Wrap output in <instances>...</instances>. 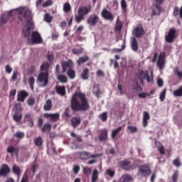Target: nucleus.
I'll use <instances>...</instances> for the list:
<instances>
[{
    "instance_id": "obj_1",
    "label": "nucleus",
    "mask_w": 182,
    "mask_h": 182,
    "mask_svg": "<svg viewBox=\"0 0 182 182\" xmlns=\"http://www.w3.org/2000/svg\"><path fill=\"white\" fill-rule=\"evenodd\" d=\"M19 18L23 21V33L31 44H40L43 43L41 34L33 31L31 34V29L33 28V23L31 20V11L29 9H21L19 11Z\"/></svg>"
},
{
    "instance_id": "obj_2",
    "label": "nucleus",
    "mask_w": 182,
    "mask_h": 182,
    "mask_svg": "<svg viewBox=\"0 0 182 182\" xmlns=\"http://www.w3.org/2000/svg\"><path fill=\"white\" fill-rule=\"evenodd\" d=\"M71 106L73 110H88L90 105L86 96L81 93H75L71 100Z\"/></svg>"
},
{
    "instance_id": "obj_3",
    "label": "nucleus",
    "mask_w": 182,
    "mask_h": 182,
    "mask_svg": "<svg viewBox=\"0 0 182 182\" xmlns=\"http://www.w3.org/2000/svg\"><path fill=\"white\" fill-rule=\"evenodd\" d=\"M50 64L48 62H44L41 67V73L38 77V83L41 87H45L48 83V68Z\"/></svg>"
},
{
    "instance_id": "obj_4",
    "label": "nucleus",
    "mask_w": 182,
    "mask_h": 182,
    "mask_svg": "<svg viewBox=\"0 0 182 182\" xmlns=\"http://www.w3.org/2000/svg\"><path fill=\"white\" fill-rule=\"evenodd\" d=\"M92 7L90 5L82 6L79 8L77 15L75 16V21L80 23L82 21L85 20V16L91 12Z\"/></svg>"
},
{
    "instance_id": "obj_5",
    "label": "nucleus",
    "mask_w": 182,
    "mask_h": 182,
    "mask_svg": "<svg viewBox=\"0 0 182 182\" xmlns=\"http://www.w3.org/2000/svg\"><path fill=\"white\" fill-rule=\"evenodd\" d=\"M21 9H28L27 7H21L19 9H13L9 11H6L4 14H3L1 16V23L0 25H4L7 23L8 20L13 16L16 15V14H18V18H19V11Z\"/></svg>"
},
{
    "instance_id": "obj_6",
    "label": "nucleus",
    "mask_w": 182,
    "mask_h": 182,
    "mask_svg": "<svg viewBox=\"0 0 182 182\" xmlns=\"http://www.w3.org/2000/svg\"><path fill=\"white\" fill-rule=\"evenodd\" d=\"M143 79H146V82H149V83H152L154 78H153V72L149 71V73L146 70L139 71V82L143 83Z\"/></svg>"
},
{
    "instance_id": "obj_7",
    "label": "nucleus",
    "mask_w": 182,
    "mask_h": 182,
    "mask_svg": "<svg viewBox=\"0 0 182 182\" xmlns=\"http://www.w3.org/2000/svg\"><path fill=\"white\" fill-rule=\"evenodd\" d=\"M151 173L150 167L149 165H142L138 168V176L147 177Z\"/></svg>"
},
{
    "instance_id": "obj_8",
    "label": "nucleus",
    "mask_w": 182,
    "mask_h": 182,
    "mask_svg": "<svg viewBox=\"0 0 182 182\" xmlns=\"http://www.w3.org/2000/svg\"><path fill=\"white\" fill-rule=\"evenodd\" d=\"M81 160H88L90 159H96L100 156V154H92L90 152L82 151L79 153Z\"/></svg>"
},
{
    "instance_id": "obj_9",
    "label": "nucleus",
    "mask_w": 182,
    "mask_h": 182,
    "mask_svg": "<svg viewBox=\"0 0 182 182\" xmlns=\"http://www.w3.org/2000/svg\"><path fill=\"white\" fill-rule=\"evenodd\" d=\"M118 165H119V167L122 168V169L125 171L133 170L132 164L129 160L121 161L119 163H118Z\"/></svg>"
},
{
    "instance_id": "obj_10",
    "label": "nucleus",
    "mask_w": 182,
    "mask_h": 182,
    "mask_svg": "<svg viewBox=\"0 0 182 182\" xmlns=\"http://www.w3.org/2000/svg\"><path fill=\"white\" fill-rule=\"evenodd\" d=\"M176 38V31L174 28L169 29L168 34L165 36V39L168 43L173 42Z\"/></svg>"
},
{
    "instance_id": "obj_11",
    "label": "nucleus",
    "mask_w": 182,
    "mask_h": 182,
    "mask_svg": "<svg viewBox=\"0 0 182 182\" xmlns=\"http://www.w3.org/2000/svg\"><path fill=\"white\" fill-rule=\"evenodd\" d=\"M100 21L99 16L97 14H91L87 18V23L90 25V26H95Z\"/></svg>"
},
{
    "instance_id": "obj_12",
    "label": "nucleus",
    "mask_w": 182,
    "mask_h": 182,
    "mask_svg": "<svg viewBox=\"0 0 182 182\" xmlns=\"http://www.w3.org/2000/svg\"><path fill=\"white\" fill-rule=\"evenodd\" d=\"M164 2V0H154V6L155 9H152V14L153 15H159L161 11V4Z\"/></svg>"
},
{
    "instance_id": "obj_13",
    "label": "nucleus",
    "mask_w": 182,
    "mask_h": 182,
    "mask_svg": "<svg viewBox=\"0 0 182 182\" xmlns=\"http://www.w3.org/2000/svg\"><path fill=\"white\" fill-rule=\"evenodd\" d=\"M165 65V53H161L158 55L157 66L160 70H163Z\"/></svg>"
},
{
    "instance_id": "obj_14",
    "label": "nucleus",
    "mask_w": 182,
    "mask_h": 182,
    "mask_svg": "<svg viewBox=\"0 0 182 182\" xmlns=\"http://www.w3.org/2000/svg\"><path fill=\"white\" fill-rule=\"evenodd\" d=\"M11 169L7 164H3L0 169V177H6L10 173Z\"/></svg>"
},
{
    "instance_id": "obj_15",
    "label": "nucleus",
    "mask_w": 182,
    "mask_h": 182,
    "mask_svg": "<svg viewBox=\"0 0 182 182\" xmlns=\"http://www.w3.org/2000/svg\"><path fill=\"white\" fill-rule=\"evenodd\" d=\"M43 116L47 119H50L51 122H57L60 119V114L58 113H55V114L45 113Z\"/></svg>"
},
{
    "instance_id": "obj_16",
    "label": "nucleus",
    "mask_w": 182,
    "mask_h": 182,
    "mask_svg": "<svg viewBox=\"0 0 182 182\" xmlns=\"http://www.w3.org/2000/svg\"><path fill=\"white\" fill-rule=\"evenodd\" d=\"M132 33L136 36V38H140L144 34V28L141 26H138L136 28L132 31Z\"/></svg>"
},
{
    "instance_id": "obj_17",
    "label": "nucleus",
    "mask_w": 182,
    "mask_h": 182,
    "mask_svg": "<svg viewBox=\"0 0 182 182\" xmlns=\"http://www.w3.org/2000/svg\"><path fill=\"white\" fill-rule=\"evenodd\" d=\"M73 65V63L72 60H69L68 61H65L62 63L63 66V73H65L66 70H69L72 69Z\"/></svg>"
},
{
    "instance_id": "obj_18",
    "label": "nucleus",
    "mask_w": 182,
    "mask_h": 182,
    "mask_svg": "<svg viewBox=\"0 0 182 182\" xmlns=\"http://www.w3.org/2000/svg\"><path fill=\"white\" fill-rule=\"evenodd\" d=\"M101 16H102V18H104L107 20H109V21L114 20L113 15L106 9H104V11H102V12H101Z\"/></svg>"
},
{
    "instance_id": "obj_19",
    "label": "nucleus",
    "mask_w": 182,
    "mask_h": 182,
    "mask_svg": "<svg viewBox=\"0 0 182 182\" xmlns=\"http://www.w3.org/2000/svg\"><path fill=\"white\" fill-rule=\"evenodd\" d=\"M27 96H28V93L26 92L24 90L22 91H19L18 92V97H17V100L18 102H24L26 97H27Z\"/></svg>"
},
{
    "instance_id": "obj_20",
    "label": "nucleus",
    "mask_w": 182,
    "mask_h": 182,
    "mask_svg": "<svg viewBox=\"0 0 182 182\" xmlns=\"http://www.w3.org/2000/svg\"><path fill=\"white\" fill-rule=\"evenodd\" d=\"M18 151H19V149L17 147H14L11 146L7 148V152L11 154L12 156L15 155L16 156H17Z\"/></svg>"
},
{
    "instance_id": "obj_21",
    "label": "nucleus",
    "mask_w": 182,
    "mask_h": 182,
    "mask_svg": "<svg viewBox=\"0 0 182 182\" xmlns=\"http://www.w3.org/2000/svg\"><path fill=\"white\" fill-rule=\"evenodd\" d=\"M81 123V119L80 117H74L71 119V124L73 127H77Z\"/></svg>"
},
{
    "instance_id": "obj_22",
    "label": "nucleus",
    "mask_w": 182,
    "mask_h": 182,
    "mask_svg": "<svg viewBox=\"0 0 182 182\" xmlns=\"http://www.w3.org/2000/svg\"><path fill=\"white\" fill-rule=\"evenodd\" d=\"M24 119L26 122H28V126L30 127H33L34 122L31 114H26L24 117Z\"/></svg>"
},
{
    "instance_id": "obj_23",
    "label": "nucleus",
    "mask_w": 182,
    "mask_h": 182,
    "mask_svg": "<svg viewBox=\"0 0 182 182\" xmlns=\"http://www.w3.org/2000/svg\"><path fill=\"white\" fill-rule=\"evenodd\" d=\"M148 120H150V115L149 112H144V117H143V120H142V124L144 127H146L148 124Z\"/></svg>"
},
{
    "instance_id": "obj_24",
    "label": "nucleus",
    "mask_w": 182,
    "mask_h": 182,
    "mask_svg": "<svg viewBox=\"0 0 182 182\" xmlns=\"http://www.w3.org/2000/svg\"><path fill=\"white\" fill-rule=\"evenodd\" d=\"M173 15L175 17L179 16L181 18H182V6H181V7L180 8V9H179L178 7H175V8L173 9Z\"/></svg>"
},
{
    "instance_id": "obj_25",
    "label": "nucleus",
    "mask_w": 182,
    "mask_h": 182,
    "mask_svg": "<svg viewBox=\"0 0 182 182\" xmlns=\"http://www.w3.org/2000/svg\"><path fill=\"white\" fill-rule=\"evenodd\" d=\"M155 146L157 148L158 151L161 155L165 154L164 147L160 142L155 141Z\"/></svg>"
},
{
    "instance_id": "obj_26",
    "label": "nucleus",
    "mask_w": 182,
    "mask_h": 182,
    "mask_svg": "<svg viewBox=\"0 0 182 182\" xmlns=\"http://www.w3.org/2000/svg\"><path fill=\"white\" fill-rule=\"evenodd\" d=\"M12 170H13L14 173L16 176H18V180H19V177H20V176L21 175V173H22L21 169L18 166L14 165V166H13Z\"/></svg>"
},
{
    "instance_id": "obj_27",
    "label": "nucleus",
    "mask_w": 182,
    "mask_h": 182,
    "mask_svg": "<svg viewBox=\"0 0 182 182\" xmlns=\"http://www.w3.org/2000/svg\"><path fill=\"white\" fill-rule=\"evenodd\" d=\"M56 92L58 95H60V96H65L66 91L64 86H57Z\"/></svg>"
},
{
    "instance_id": "obj_28",
    "label": "nucleus",
    "mask_w": 182,
    "mask_h": 182,
    "mask_svg": "<svg viewBox=\"0 0 182 182\" xmlns=\"http://www.w3.org/2000/svg\"><path fill=\"white\" fill-rule=\"evenodd\" d=\"M131 47L132 48V50L134 51H137L139 49L137 40L135 37L132 38V41L131 42Z\"/></svg>"
},
{
    "instance_id": "obj_29",
    "label": "nucleus",
    "mask_w": 182,
    "mask_h": 182,
    "mask_svg": "<svg viewBox=\"0 0 182 182\" xmlns=\"http://www.w3.org/2000/svg\"><path fill=\"white\" fill-rule=\"evenodd\" d=\"M121 181H122V182H133V177L131 175L124 174L122 175Z\"/></svg>"
},
{
    "instance_id": "obj_30",
    "label": "nucleus",
    "mask_w": 182,
    "mask_h": 182,
    "mask_svg": "<svg viewBox=\"0 0 182 182\" xmlns=\"http://www.w3.org/2000/svg\"><path fill=\"white\" fill-rule=\"evenodd\" d=\"M53 107L52 101L50 100H48L44 105V110L46 112H49Z\"/></svg>"
},
{
    "instance_id": "obj_31",
    "label": "nucleus",
    "mask_w": 182,
    "mask_h": 182,
    "mask_svg": "<svg viewBox=\"0 0 182 182\" xmlns=\"http://www.w3.org/2000/svg\"><path fill=\"white\" fill-rule=\"evenodd\" d=\"M22 117L23 114L17 112L13 116V119L16 122V123H20L22 120Z\"/></svg>"
},
{
    "instance_id": "obj_32",
    "label": "nucleus",
    "mask_w": 182,
    "mask_h": 182,
    "mask_svg": "<svg viewBox=\"0 0 182 182\" xmlns=\"http://www.w3.org/2000/svg\"><path fill=\"white\" fill-rule=\"evenodd\" d=\"M107 129H104L102 130V132H101V135H100V140H101V141H105V140H107Z\"/></svg>"
},
{
    "instance_id": "obj_33",
    "label": "nucleus",
    "mask_w": 182,
    "mask_h": 182,
    "mask_svg": "<svg viewBox=\"0 0 182 182\" xmlns=\"http://www.w3.org/2000/svg\"><path fill=\"white\" fill-rule=\"evenodd\" d=\"M81 78H82L83 80H87V79H89V70L87 68H85L84 70H82Z\"/></svg>"
},
{
    "instance_id": "obj_34",
    "label": "nucleus",
    "mask_w": 182,
    "mask_h": 182,
    "mask_svg": "<svg viewBox=\"0 0 182 182\" xmlns=\"http://www.w3.org/2000/svg\"><path fill=\"white\" fill-rule=\"evenodd\" d=\"M173 95L175 97H181L182 96V87H180L178 89L173 92Z\"/></svg>"
},
{
    "instance_id": "obj_35",
    "label": "nucleus",
    "mask_w": 182,
    "mask_h": 182,
    "mask_svg": "<svg viewBox=\"0 0 182 182\" xmlns=\"http://www.w3.org/2000/svg\"><path fill=\"white\" fill-rule=\"evenodd\" d=\"M122 130V127H119L118 128L115 129H112V134H111V137L112 139H115L116 136L119 134V132Z\"/></svg>"
},
{
    "instance_id": "obj_36",
    "label": "nucleus",
    "mask_w": 182,
    "mask_h": 182,
    "mask_svg": "<svg viewBox=\"0 0 182 182\" xmlns=\"http://www.w3.org/2000/svg\"><path fill=\"white\" fill-rule=\"evenodd\" d=\"M132 87L136 91V92H141L142 88L140 85H139L137 81L134 82V84H132Z\"/></svg>"
},
{
    "instance_id": "obj_37",
    "label": "nucleus",
    "mask_w": 182,
    "mask_h": 182,
    "mask_svg": "<svg viewBox=\"0 0 182 182\" xmlns=\"http://www.w3.org/2000/svg\"><path fill=\"white\" fill-rule=\"evenodd\" d=\"M72 8H71V6H70V4L69 2H66L63 5V11L65 12V13H68L71 11Z\"/></svg>"
},
{
    "instance_id": "obj_38",
    "label": "nucleus",
    "mask_w": 182,
    "mask_h": 182,
    "mask_svg": "<svg viewBox=\"0 0 182 182\" xmlns=\"http://www.w3.org/2000/svg\"><path fill=\"white\" fill-rule=\"evenodd\" d=\"M57 77L62 83H66V82H68V79L65 75L57 74Z\"/></svg>"
},
{
    "instance_id": "obj_39",
    "label": "nucleus",
    "mask_w": 182,
    "mask_h": 182,
    "mask_svg": "<svg viewBox=\"0 0 182 182\" xmlns=\"http://www.w3.org/2000/svg\"><path fill=\"white\" fill-rule=\"evenodd\" d=\"M98 175H99L98 171L97 169H94V171H92V182H96L97 181Z\"/></svg>"
},
{
    "instance_id": "obj_40",
    "label": "nucleus",
    "mask_w": 182,
    "mask_h": 182,
    "mask_svg": "<svg viewBox=\"0 0 182 182\" xmlns=\"http://www.w3.org/2000/svg\"><path fill=\"white\" fill-rule=\"evenodd\" d=\"M115 175V172L112 169H107V171H105V176H109V178H112Z\"/></svg>"
},
{
    "instance_id": "obj_41",
    "label": "nucleus",
    "mask_w": 182,
    "mask_h": 182,
    "mask_svg": "<svg viewBox=\"0 0 182 182\" xmlns=\"http://www.w3.org/2000/svg\"><path fill=\"white\" fill-rule=\"evenodd\" d=\"M34 143H35L36 146H41V145L43 144L42 138L41 136H38V137L36 138L35 140H34Z\"/></svg>"
},
{
    "instance_id": "obj_42",
    "label": "nucleus",
    "mask_w": 182,
    "mask_h": 182,
    "mask_svg": "<svg viewBox=\"0 0 182 182\" xmlns=\"http://www.w3.org/2000/svg\"><path fill=\"white\" fill-rule=\"evenodd\" d=\"M89 58L87 55H85L79 58V60H77V63L80 65L82 63L87 62Z\"/></svg>"
},
{
    "instance_id": "obj_43",
    "label": "nucleus",
    "mask_w": 182,
    "mask_h": 182,
    "mask_svg": "<svg viewBox=\"0 0 182 182\" xmlns=\"http://www.w3.org/2000/svg\"><path fill=\"white\" fill-rule=\"evenodd\" d=\"M82 51H83L82 48H74L72 49V53L73 54H76V55L82 53Z\"/></svg>"
},
{
    "instance_id": "obj_44",
    "label": "nucleus",
    "mask_w": 182,
    "mask_h": 182,
    "mask_svg": "<svg viewBox=\"0 0 182 182\" xmlns=\"http://www.w3.org/2000/svg\"><path fill=\"white\" fill-rule=\"evenodd\" d=\"M52 129V125L50 124H46L41 129L42 132H50Z\"/></svg>"
},
{
    "instance_id": "obj_45",
    "label": "nucleus",
    "mask_w": 182,
    "mask_h": 182,
    "mask_svg": "<svg viewBox=\"0 0 182 182\" xmlns=\"http://www.w3.org/2000/svg\"><path fill=\"white\" fill-rule=\"evenodd\" d=\"M166 90L164 89V90L161 91L159 95V100H161V102H164L166 98Z\"/></svg>"
},
{
    "instance_id": "obj_46",
    "label": "nucleus",
    "mask_w": 182,
    "mask_h": 182,
    "mask_svg": "<svg viewBox=\"0 0 182 182\" xmlns=\"http://www.w3.org/2000/svg\"><path fill=\"white\" fill-rule=\"evenodd\" d=\"M30 87L31 90H34V84H35V78L33 77H31L28 80Z\"/></svg>"
},
{
    "instance_id": "obj_47",
    "label": "nucleus",
    "mask_w": 182,
    "mask_h": 182,
    "mask_svg": "<svg viewBox=\"0 0 182 182\" xmlns=\"http://www.w3.org/2000/svg\"><path fill=\"white\" fill-rule=\"evenodd\" d=\"M100 88L98 85H94V89L92 91V93H94V95H95V96H97V97H99V95H100Z\"/></svg>"
},
{
    "instance_id": "obj_48",
    "label": "nucleus",
    "mask_w": 182,
    "mask_h": 182,
    "mask_svg": "<svg viewBox=\"0 0 182 182\" xmlns=\"http://www.w3.org/2000/svg\"><path fill=\"white\" fill-rule=\"evenodd\" d=\"M173 165L176 167V168H179L181 166V160L179 159H176L173 161Z\"/></svg>"
},
{
    "instance_id": "obj_49",
    "label": "nucleus",
    "mask_w": 182,
    "mask_h": 182,
    "mask_svg": "<svg viewBox=\"0 0 182 182\" xmlns=\"http://www.w3.org/2000/svg\"><path fill=\"white\" fill-rule=\"evenodd\" d=\"M68 75L70 77V79H75V72L72 68L68 70Z\"/></svg>"
},
{
    "instance_id": "obj_50",
    "label": "nucleus",
    "mask_w": 182,
    "mask_h": 182,
    "mask_svg": "<svg viewBox=\"0 0 182 182\" xmlns=\"http://www.w3.org/2000/svg\"><path fill=\"white\" fill-rule=\"evenodd\" d=\"M178 176H179L178 171H175L173 172V176H172V181H173V182H178Z\"/></svg>"
},
{
    "instance_id": "obj_51",
    "label": "nucleus",
    "mask_w": 182,
    "mask_h": 182,
    "mask_svg": "<svg viewBox=\"0 0 182 182\" xmlns=\"http://www.w3.org/2000/svg\"><path fill=\"white\" fill-rule=\"evenodd\" d=\"M121 8H122V11L127 12V4L125 0L121 1Z\"/></svg>"
},
{
    "instance_id": "obj_52",
    "label": "nucleus",
    "mask_w": 182,
    "mask_h": 182,
    "mask_svg": "<svg viewBox=\"0 0 182 182\" xmlns=\"http://www.w3.org/2000/svg\"><path fill=\"white\" fill-rule=\"evenodd\" d=\"M24 136H25L24 133L21 132H17L14 134V137H16V139H23Z\"/></svg>"
},
{
    "instance_id": "obj_53",
    "label": "nucleus",
    "mask_w": 182,
    "mask_h": 182,
    "mask_svg": "<svg viewBox=\"0 0 182 182\" xmlns=\"http://www.w3.org/2000/svg\"><path fill=\"white\" fill-rule=\"evenodd\" d=\"M122 28V23L120 22L119 19L117 20V23H115V30L120 31Z\"/></svg>"
},
{
    "instance_id": "obj_54",
    "label": "nucleus",
    "mask_w": 182,
    "mask_h": 182,
    "mask_svg": "<svg viewBox=\"0 0 182 182\" xmlns=\"http://www.w3.org/2000/svg\"><path fill=\"white\" fill-rule=\"evenodd\" d=\"M138 96L141 99H146V97H150V94H148L147 92H141L138 94Z\"/></svg>"
},
{
    "instance_id": "obj_55",
    "label": "nucleus",
    "mask_w": 182,
    "mask_h": 182,
    "mask_svg": "<svg viewBox=\"0 0 182 182\" xmlns=\"http://www.w3.org/2000/svg\"><path fill=\"white\" fill-rule=\"evenodd\" d=\"M53 20V16H50L49 14H46L45 15V21L48 23H50Z\"/></svg>"
},
{
    "instance_id": "obj_56",
    "label": "nucleus",
    "mask_w": 182,
    "mask_h": 182,
    "mask_svg": "<svg viewBox=\"0 0 182 182\" xmlns=\"http://www.w3.org/2000/svg\"><path fill=\"white\" fill-rule=\"evenodd\" d=\"M100 119L102 120V122H105L107 119V114L106 112H104L101 114H100Z\"/></svg>"
},
{
    "instance_id": "obj_57",
    "label": "nucleus",
    "mask_w": 182,
    "mask_h": 182,
    "mask_svg": "<svg viewBox=\"0 0 182 182\" xmlns=\"http://www.w3.org/2000/svg\"><path fill=\"white\" fill-rule=\"evenodd\" d=\"M71 136L75 139L76 141H82V138L80 136H78L75 134L74 132L71 133Z\"/></svg>"
},
{
    "instance_id": "obj_58",
    "label": "nucleus",
    "mask_w": 182,
    "mask_h": 182,
    "mask_svg": "<svg viewBox=\"0 0 182 182\" xmlns=\"http://www.w3.org/2000/svg\"><path fill=\"white\" fill-rule=\"evenodd\" d=\"M127 129H128V130H129V132H131V133H136V132H137V129L136 127L128 126V127Z\"/></svg>"
},
{
    "instance_id": "obj_59",
    "label": "nucleus",
    "mask_w": 182,
    "mask_h": 182,
    "mask_svg": "<svg viewBox=\"0 0 182 182\" xmlns=\"http://www.w3.org/2000/svg\"><path fill=\"white\" fill-rule=\"evenodd\" d=\"M175 75H176V76L181 79V77H182V71H180L177 68L175 70Z\"/></svg>"
},
{
    "instance_id": "obj_60",
    "label": "nucleus",
    "mask_w": 182,
    "mask_h": 182,
    "mask_svg": "<svg viewBox=\"0 0 182 182\" xmlns=\"http://www.w3.org/2000/svg\"><path fill=\"white\" fill-rule=\"evenodd\" d=\"M124 48H125V45L122 44V48H114V49H112V52H114V53H120Z\"/></svg>"
},
{
    "instance_id": "obj_61",
    "label": "nucleus",
    "mask_w": 182,
    "mask_h": 182,
    "mask_svg": "<svg viewBox=\"0 0 182 182\" xmlns=\"http://www.w3.org/2000/svg\"><path fill=\"white\" fill-rule=\"evenodd\" d=\"M34 103H35V100H34V98H29V99L28 100V105L29 106H33Z\"/></svg>"
},
{
    "instance_id": "obj_62",
    "label": "nucleus",
    "mask_w": 182,
    "mask_h": 182,
    "mask_svg": "<svg viewBox=\"0 0 182 182\" xmlns=\"http://www.w3.org/2000/svg\"><path fill=\"white\" fill-rule=\"evenodd\" d=\"M83 170H84V173H85L87 175L90 174L91 171H92V170L87 167H84Z\"/></svg>"
},
{
    "instance_id": "obj_63",
    "label": "nucleus",
    "mask_w": 182,
    "mask_h": 182,
    "mask_svg": "<svg viewBox=\"0 0 182 182\" xmlns=\"http://www.w3.org/2000/svg\"><path fill=\"white\" fill-rule=\"evenodd\" d=\"M52 4H53V2L50 0H48V1H46L44 4H43V6L47 7V6L52 5Z\"/></svg>"
},
{
    "instance_id": "obj_64",
    "label": "nucleus",
    "mask_w": 182,
    "mask_h": 182,
    "mask_svg": "<svg viewBox=\"0 0 182 182\" xmlns=\"http://www.w3.org/2000/svg\"><path fill=\"white\" fill-rule=\"evenodd\" d=\"M16 95V90H12L10 92V97H11L12 99H14V96Z\"/></svg>"
}]
</instances>
